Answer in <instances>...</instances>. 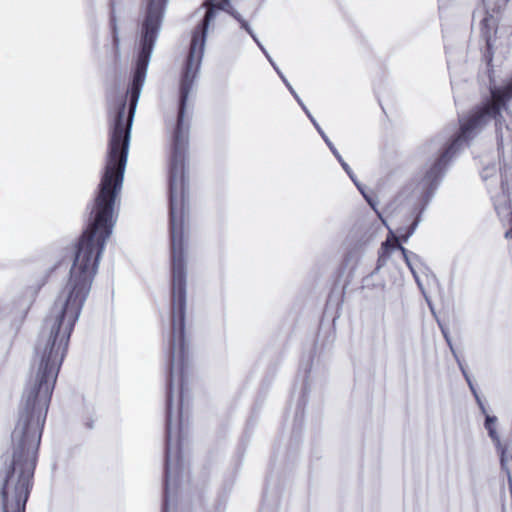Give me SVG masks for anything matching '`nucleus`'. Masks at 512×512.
I'll return each mask as SVG.
<instances>
[{
	"mask_svg": "<svg viewBox=\"0 0 512 512\" xmlns=\"http://www.w3.org/2000/svg\"><path fill=\"white\" fill-rule=\"evenodd\" d=\"M140 51L130 88L129 112L123 101L109 133L108 152L87 225L74 247L69 277L46 316L35 348L19 410H48L70 336L90 293L99 259L117 220V204L127 163L135 108L165 9H143Z\"/></svg>",
	"mask_w": 512,
	"mask_h": 512,
	"instance_id": "1",
	"label": "nucleus"
},
{
	"mask_svg": "<svg viewBox=\"0 0 512 512\" xmlns=\"http://www.w3.org/2000/svg\"><path fill=\"white\" fill-rule=\"evenodd\" d=\"M228 0H210L205 3L206 14L192 34L189 53L180 81L179 106L176 122L169 131V235L171 252V297H186L185 243L189 223L188 184L186 161L189 148L190 124L186 106L198 72L209 23L215 18V9H222Z\"/></svg>",
	"mask_w": 512,
	"mask_h": 512,
	"instance_id": "2",
	"label": "nucleus"
},
{
	"mask_svg": "<svg viewBox=\"0 0 512 512\" xmlns=\"http://www.w3.org/2000/svg\"><path fill=\"white\" fill-rule=\"evenodd\" d=\"M114 44H115V48L117 49V46H118V39L116 36H114Z\"/></svg>",
	"mask_w": 512,
	"mask_h": 512,
	"instance_id": "7",
	"label": "nucleus"
},
{
	"mask_svg": "<svg viewBox=\"0 0 512 512\" xmlns=\"http://www.w3.org/2000/svg\"><path fill=\"white\" fill-rule=\"evenodd\" d=\"M512 98V82L501 88L491 90V100L475 107L467 117L460 120L458 133L453 137L448 147L435 160L429 169H445L450 158L458 147L471 140L489 121L501 117V110Z\"/></svg>",
	"mask_w": 512,
	"mask_h": 512,
	"instance_id": "3",
	"label": "nucleus"
},
{
	"mask_svg": "<svg viewBox=\"0 0 512 512\" xmlns=\"http://www.w3.org/2000/svg\"><path fill=\"white\" fill-rule=\"evenodd\" d=\"M369 205H370V206H372V209H373V210H376V207H375V206H373V203H372V202H369Z\"/></svg>",
	"mask_w": 512,
	"mask_h": 512,
	"instance_id": "9",
	"label": "nucleus"
},
{
	"mask_svg": "<svg viewBox=\"0 0 512 512\" xmlns=\"http://www.w3.org/2000/svg\"><path fill=\"white\" fill-rule=\"evenodd\" d=\"M369 205H370V206H372V209H373V210H376V207H375V206H373V203H372V202H369Z\"/></svg>",
	"mask_w": 512,
	"mask_h": 512,
	"instance_id": "8",
	"label": "nucleus"
},
{
	"mask_svg": "<svg viewBox=\"0 0 512 512\" xmlns=\"http://www.w3.org/2000/svg\"><path fill=\"white\" fill-rule=\"evenodd\" d=\"M421 217V211H418L412 219L411 224L407 228H398L399 237L391 235L385 242L382 243L379 251L378 263L383 265L389 259L391 253L398 249L401 251L405 259L407 260V250L403 247L399 240L406 242L408 238L414 233Z\"/></svg>",
	"mask_w": 512,
	"mask_h": 512,
	"instance_id": "4",
	"label": "nucleus"
},
{
	"mask_svg": "<svg viewBox=\"0 0 512 512\" xmlns=\"http://www.w3.org/2000/svg\"><path fill=\"white\" fill-rule=\"evenodd\" d=\"M369 205H370V206H372V209H373V210H376V207H375V206H373V203H372V202H369Z\"/></svg>",
	"mask_w": 512,
	"mask_h": 512,
	"instance_id": "11",
	"label": "nucleus"
},
{
	"mask_svg": "<svg viewBox=\"0 0 512 512\" xmlns=\"http://www.w3.org/2000/svg\"><path fill=\"white\" fill-rule=\"evenodd\" d=\"M369 205H370V206H372V209H373V210H376V207H375V206H373V203H372V202H369Z\"/></svg>",
	"mask_w": 512,
	"mask_h": 512,
	"instance_id": "10",
	"label": "nucleus"
},
{
	"mask_svg": "<svg viewBox=\"0 0 512 512\" xmlns=\"http://www.w3.org/2000/svg\"><path fill=\"white\" fill-rule=\"evenodd\" d=\"M496 421L497 419L494 416H487L485 419V428L488 430L489 435L492 438H497V433L495 429Z\"/></svg>",
	"mask_w": 512,
	"mask_h": 512,
	"instance_id": "5",
	"label": "nucleus"
},
{
	"mask_svg": "<svg viewBox=\"0 0 512 512\" xmlns=\"http://www.w3.org/2000/svg\"><path fill=\"white\" fill-rule=\"evenodd\" d=\"M232 15L240 22L241 24V27L244 28L246 31H248L249 33H251L250 31V27L248 25V23L242 19L238 14L236 13H232Z\"/></svg>",
	"mask_w": 512,
	"mask_h": 512,
	"instance_id": "6",
	"label": "nucleus"
}]
</instances>
